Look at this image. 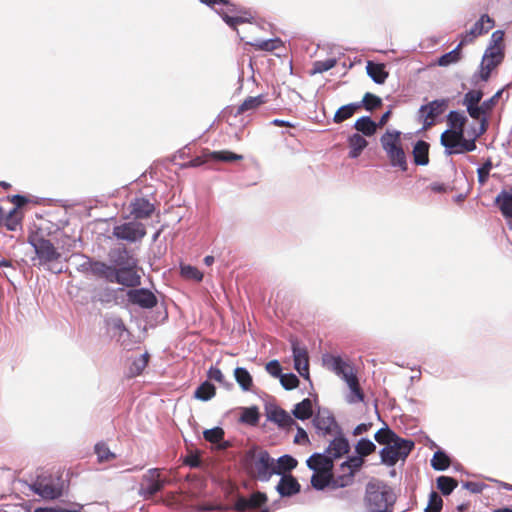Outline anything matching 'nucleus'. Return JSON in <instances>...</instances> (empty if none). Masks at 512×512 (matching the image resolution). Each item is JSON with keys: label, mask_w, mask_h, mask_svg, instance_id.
<instances>
[{"label": "nucleus", "mask_w": 512, "mask_h": 512, "mask_svg": "<svg viewBox=\"0 0 512 512\" xmlns=\"http://www.w3.org/2000/svg\"><path fill=\"white\" fill-rule=\"evenodd\" d=\"M396 495L391 487L381 480L369 481L364 497L368 512H393Z\"/></svg>", "instance_id": "nucleus-1"}, {"label": "nucleus", "mask_w": 512, "mask_h": 512, "mask_svg": "<svg viewBox=\"0 0 512 512\" xmlns=\"http://www.w3.org/2000/svg\"><path fill=\"white\" fill-rule=\"evenodd\" d=\"M244 464L249 474L261 482H268L277 472L274 468V458L268 451L258 447H253L246 452Z\"/></svg>", "instance_id": "nucleus-2"}, {"label": "nucleus", "mask_w": 512, "mask_h": 512, "mask_svg": "<svg viewBox=\"0 0 512 512\" xmlns=\"http://www.w3.org/2000/svg\"><path fill=\"white\" fill-rule=\"evenodd\" d=\"M401 135L402 133L398 130H387L380 137V144L390 161V165L406 172L408 164L405 151L402 147Z\"/></svg>", "instance_id": "nucleus-3"}, {"label": "nucleus", "mask_w": 512, "mask_h": 512, "mask_svg": "<svg viewBox=\"0 0 512 512\" xmlns=\"http://www.w3.org/2000/svg\"><path fill=\"white\" fill-rule=\"evenodd\" d=\"M414 446L412 440L398 436L395 441H391L380 450L381 462L387 466H394L399 460L406 459Z\"/></svg>", "instance_id": "nucleus-4"}, {"label": "nucleus", "mask_w": 512, "mask_h": 512, "mask_svg": "<svg viewBox=\"0 0 512 512\" xmlns=\"http://www.w3.org/2000/svg\"><path fill=\"white\" fill-rule=\"evenodd\" d=\"M28 243L33 247L40 266L46 267L61 258V253L54 244L43 236L31 235L28 237Z\"/></svg>", "instance_id": "nucleus-5"}, {"label": "nucleus", "mask_w": 512, "mask_h": 512, "mask_svg": "<svg viewBox=\"0 0 512 512\" xmlns=\"http://www.w3.org/2000/svg\"><path fill=\"white\" fill-rule=\"evenodd\" d=\"M219 5H223L225 8L215 9L216 13L220 15L223 21L233 30L240 35L237 30V25L243 23H250L253 19L252 14L243 9L239 8L235 4L231 3L230 0H227V3H220ZM241 41H244L245 38L243 36H239Z\"/></svg>", "instance_id": "nucleus-6"}, {"label": "nucleus", "mask_w": 512, "mask_h": 512, "mask_svg": "<svg viewBox=\"0 0 512 512\" xmlns=\"http://www.w3.org/2000/svg\"><path fill=\"white\" fill-rule=\"evenodd\" d=\"M65 484L61 477L37 479L30 485V489L45 500H55L64 493Z\"/></svg>", "instance_id": "nucleus-7"}, {"label": "nucleus", "mask_w": 512, "mask_h": 512, "mask_svg": "<svg viewBox=\"0 0 512 512\" xmlns=\"http://www.w3.org/2000/svg\"><path fill=\"white\" fill-rule=\"evenodd\" d=\"M449 99L441 98L423 104L418 109V120L422 122L423 129H429L436 124V120L448 108Z\"/></svg>", "instance_id": "nucleus-8"}, {"label": "nucleus", "mask_w": 512, "mask_h": 512, "mask_svg": "<svg viewBox=\"0 0 512 512\" xmlns=\"http://www.w3.org/2000/svg\"><path fill=\"white\" fill-rule=\"evenodd\" d=\"M164 487L157 468L149 469L141 478L138 494L145 499L153 498Z\"/></svg>", "instance_id": "nucleus-9"}, {"label": "nucleus", "mask_w": 512, "mask_h": 512, "mask_svg": "<svg viewBox=\"0 0 512 512\" xmlns=\"http://www.w3.org/2000/svg\"><path fill=\"white\" fill-rule=\"evenodd\" d=\"M294 368L304 378L310 381L309 375V357L306 347L301 346L296 337H290Z\"/></svg>", "instance_id": "nucleus-10"}, {"label": "nucleus", "mask_w": 512, "mask_h": 512, "mask_svg": "<svg viewBox=\"0 0 512 512\" xmlns=\"http://www.w3.org/2000/svg\"><path fill=\"white\" fill-rule=\"evenodd\" d=\"M113 235L128 242L140 241L146 235L145 226L140 222H126L113 228Z\"/></svg>", "instance_id": "nucleus-11"}, {"label": "nucleus", "mask_w": 512, "mask_h": 512, "mask_svg": "<svg viewBox=\"0 0 512 512\" xmlns=\"http://www.w3.org/2000/svg\"><path fill=\"white\" fill-rule=\"evenodd\" d=\"M311 485L317 491H323L327 487L332 489L347 487V481L339 476L335 477L331 471H317L311 476Z\"/></svg>", "instance_id": "nucleus-12"}, {"label": "nucleus", "mask_w": 512, "mask_h": 512, "mask_svg": "<svg viewBox=\"0 0 512 512\" xmlns=\"http://www.w3.org/2000/svg\"><path fill=\"white\" fill-rule=\"evenodd\" d=\"M127 300L132 305L143 309H152L157 305V297L147 288H134L126 292Z\"/></svg>", "instance_id": "nucleus-13"}, {"label": "nucleus", "mask_w": 512, "mask_h": 512, "mask_svg": "<svg viewBox=\"0 0 512 512\" xmlns=\"http://www.w3.org/2000/svg\"><path fill=\"white\" fill-rule=\"evenodd\" d=\"M137 265L123 267L122 269H113L112 279L110 283H117L134 289L141 284V276L136 271Z\"/></svg>", "instance_id": "nucleus-14"}, {"label": "nucleus", "mask_w": 512, "mask_h": 512, "mask_svg": "<svg viewBox=\"0 0 512 512\" xmlns=\"http://www.w3.org/2000/svg\"><path fill=\"white\" fill-rule=\"evenodd\" d=\"M108 261L110 266L115 269L137 265V260L130 254L125 246L110 249L108 252Z\"/></svg>", "instance_id": "nucleus-15"}, {"label": "nucleus", "mask_w": 512, "mask_h": 512, "mask_svg": "<svg viewBox=\"0 0 512 512\" xmlns=\"http://www.w3.org/2000/svg\"><path fill=\"white\" fill-rule=\"evenodd\" d=\"M334 458L326 450L321 453H313L307 460V467L314 471H331L333 472Z\"/></svg>", "instance_id": "nucleus-16"}, {"label": "nucleus", "mask_w": 512, "mask_h": 512, "mask_svg": "<svg viewBox=\"0 0 512 512\" xmlns=\"http://www.w3.org/2000/svg\"><path fill=\"white\" fill-rule=\"evenodd\" d=\"M267 419L276 423L280 428L290 430L296 425L293 417L278 406L266 407Z\"/></svg>", "instance_id": "nucleus-17"}, {"label": "nucleus", "mask_w": 512, "mask_h": 512, "mask_svg": "<svg viewBox=\"0 0 512 512\" xmlns=\"http://www.w3.org/2000/svg\"><path fill=\"white\" fill-rule=\"evenodd\" d=\"M324 365L333 371L342 380L348 379L350 374H355L350 367L340 356L325 355L323 357Z\"/></svg>", "instance_id": "nucleus-18"}, {"label": "nucleus", "mask_w": 512, "mask_h": 512, "mask_svg": "<svg viewBox=\"0 0 512 512\" xmlns=\"http://www.w3.org/2000/svg\"><path fill=\"white\" fill-rule=\"evenodd\" d=\"M363 463V458L358 454L357 456H349L347 460L340 465L343 474L339 475V478L343 479V482L347 481V486H349L353 482L355 473L362 467Z\"/></svg>", "instance_id": "nucleus-19"}, {"label": "nucleus", "mask_w": 512, "mask_h": 512, "mask_svg": "<svg viewBox=\"0 0 512 512\" xmlns=\"http://www.w3.org/2000/svg\"><path fill=\"white\" fill-rule=\"evenodd\" d=\"M325 450L332 455L335 460L349 452L350 444L343 431H337V435L334 436Z\"/></svg>", "instance_id": "nucleus-20"}, {"label": "nucleus", "mask_w": 512, "mask_h": 512, "mask_svg": "<svg viewBox=\"0 0 512 512\" xmlns=\"http://www.w3.org/2000/svg\"><path fill=\"white\" fill-rule=\"evenodd\" d=\"M301 490V485L292 474L282 475L277 486L276 491L281 497H291L298 494Z\"/></svg>", "instance_id": "nucleus-21"}, {"label": "nucleus", "mask_w": 512, "mask_h": 512, "mask_svg": "<svg viewBox=\"0 0 512 512\" xmlns=\"http://www.w3.org/2000/svg\"><path fill=\"white\" fill-rule=\"evenodd\" d=\"M130 212L135 219H146L154 212L155 207L145 198H135L130 203Z\"/></svg>", "instance_id": "nucleus-22"}, {"label": "nucleus", "mask_w": 512, "mask_h": 512, "mask_svg": "<svg viewBox=\"0 0 512 512\" xmlns=\"http://www.w3.org/2000/svg\"><path fill=\"white\" fill-rule=\"evenodd\" d=\"M484 134V128L482 127L481 130H479V132L477 134L474 135V137H470V138H464L462 141H458L457 143H455V148L453 149H446L444 151L445 155L446 156H450V155H453V154H463V153H466V152H472L474 150H476L477 146H476V140L482 136Z\"/></svg>", "instance_id": "nucleus-23"}, {"label": "nucleus", "mask_w": 512, "mask_h": 512, "mask_svg": "<svg viewBox=\"0 0 512 512\" xmlns=\"http://www.w3.org/2000/svg\"><path fill=\"white\" fill-rule=\"evenodd\" d=\"M465 138L464 127H454L445 130L440 136V144L446 149L455 148V143L462 141Z\"/></svg>", "instance_id": "nucleus-24"}, {"label": "nucleus", "mask_w": 512, "mask_h": 512, "mask_svg": "<svg viewBox=\"0 0 512 512\" xmlns=\"http://www.w3.org/2000/svg\"><path fill=\"white\" fill-rule=\"evenodd\" d=\"M494 25V20L488 14H483L474 23L470 30L467 31V37H470L469 40H473L474 38L487 33L494 27Z\"/></svg>", "instance_id": "nucleus-25"}, {"label": "nucleus", "mask_w": 512, "mask_h": 512, "mask_svg": "<svg viewBox=\"0 0 512 512\" xmlns=\"http://www.w3.org/2000/svg\"><path fill=\"white\" fill-rule=\"evenodd\" d=\"M495 204L505 218L512 217V188L503 189L495 198Z\"/></svg>", "instance_id": "nucleus-26"}, {"label": "nucleus", "mask_w": 512, "mask_h": 512, "mask_svg": "<svg viewBox=\"0 0 512 512\" xmlns=\"http://www.w3.org/2000/svg\"><path fill=\"white\" fill-rule=\"evenodd\" d=\"M429 143L418 140L412 150L413 161L416 165L426 166L429 164Z\"/></svg>", "instance_id": "nucleus-27"}, {"label": "nucleus", "mask_w": 512, "mask_h": 512, "mask_svg": "<svg viewBox=\"0 0 512 512\" xmlns=\"http://www.w3.org/2000/svg\"><path fill=\"white\" fill-rule=\"evenodd\" d=\"M224 434V430L218 426L211 429H206L203 432L204 439L216 445L217 449L219 450H225L229 447V443L224 441Z\"/></svg>", "instance_id": "nucleus-28"}, {"label": "nucleus", "mask_w": 512, "mask_h": 512, "mask_svg": "<svg viewBox=\"0 0 512 512\" xmlns=\"http://www.w3.org/2000/svg\"><path fill=\"white\" fill-rule=\"evenodd\" d=\"M345 382L350 389V393L346 396V401L350 404L362 402L364 400V393L360 388L357 376L350 374Z\"/></svg>", "instance_id": "nucleus-29"}, {"label": "nucleus", "mask_w": 512, "mask_h": 512, "mask_svg": "<svg viewBox=\"0 0 512 512\" xmlns=\"http://www.w3.org/2000/svg\"><path fill=\"white\" fill-rule=\"evenodd\" d=\"M349 157L351 159L358 158L362 151L367 147V140L359 133H354L348 137Z\"/></svg>", "instance_id": "nucleus-30"}, {"label": "nucleus", "mask_w": 512, "mask_h": 512, "mask_svg": "<svg viewBox=\"0 0 512 512\" xmlns=\"http://www.w3.org/2000/svg\"><path fill=\"white\" fill-rule=\"evenodd\" d=\"M366 71L368 76L376 84H384L388 78V72L385 70V66L380 63H373L368 61Z\"/></svg>", "instance_id": "nucleus-31"}, {"label": "nucleus", "mask_w": 512, "mask_h": 512, "mask_svg": "<svg viewBox=\"0 0 512 512\" xmlns=\"http://www.w3.org/2000/svg\"><path fill=\"white\" fill-rule=\"evenodd\" d=\"M298 462L291 455L285 454L280 456L276 461L274 460V468L277 472L275 475H286L285 473L290 474L289 472L296 468Z\"/></svg>", "instance_id": "nucleus-32"}, {"label": "nucleus", "mask_w": 512, "mask_h": 512, "mask_svg": "<svg viewBox=\"0 0 512 512\" xmlns=\"http://www.w3.org/2000/svg\"><path fill=\"white\" fill-rule=\"evenodd\" d=\"M353 127L367 137L373 136L377 131V123L370 116L358 118Z\"/></svg>", "instance_id": "nucleus-33"}, {"label": "nucleus", "mask_w": 512, "mask_h": 512, "mask_svg": "<svg viewBox=\"0 0 512 512\" xmlns=\"http://www.w3.org/2000/svg\"><path fill=\"white\" fill-rule=\"evenodd\" d=\"M359 109L361 108L358 102L349 103L339 107L333 117L334 123L340 124L344 122L351 118Z\"/></svg>", "instance_id": "nucleus-34"}, {"label": "nucleus", "mask_w": 512, "mask_h": 512, "mask_svg": "<svg viewBox=\"0 0 512 512\" xmlns=\"http://www.w3.org/2000/svg\"><path fill=\"white\" fill-rule=\"evenodd\" d=\"M247 45L253 46L258 50L271 52L278 49L282 44V40L280 38H272V39H260L256 38L252 41H246Z\"/></svg>", "instance_id": "nucleus-35"}, {"label": "nucleus", "mask_w": 512, "mask_h": 512, "mask_svg": "<svg viewBox=\"0 0 512 512\" xmlns=\"http://www.w3.org/2000/svg\"><path fill=\"white\" fill-rule=\"evenodd\" d=\"M313 426L315 429L323 426H337V421L333 414L328 409H319L317 414L312 419Z\"/></svg>", "instance_id": "nucleus-36"}, {"label": "nucleus", "mask_w": 512, "mask_h": 512, "mask_svg": "<svg viewBox=\"0 0 512 512\" xmlns=\"http://www.w3.org/2000/svg\"><path fill=\"white\" fill-rule=\"evenodd\" d=\"M292 414L296 419L302 421L309 419L313 414L311 399L305 398L297 403L292 410Z\"/></svg>", "instance_id": "nucleus-37"}, {"label": "nucleus", "mask_w": 512, "mask_h": 512, "mask_svg": "<svg viewBox=\"0 0 512 512\" xmlns=\"http://www.w3.org/2000/svg\"><path fill=\"white\" fill-rule=\"evenodd\" d=\"M216 394V388L209 380L202 382L195 390L194 397L200 401H209Z\"/></svg>", "instance_id": "nucleus-38"}, {"label": "nucleus", "mask_w": 512, "mask_h": 512, "mask_svg": "<svg viewBox=\"0 0 512 512\" xmlns=\"http://www.w3.org/2000/svg\"><path fill=\"white\" fill-rule=\"evenodd\" d=\"M234 377L243 391H250L253 386V379L249 371L244 367H237L234 370Z\"/></svg>", "instance_id": "nucleus-39"}, {"label": "nucleus", "mask_w": 512, "mask_h": 512, "mask_svg": "<svg viewBox=\"0 0 512 512\" xmlns=\"http://www.w3.org/2000/svg\"><path fill=\"white\" fill-rule=\"evenodd\" d=\"M266 101V96L263 94L254 97H248L242 102L241 105L238 106L236 115L243 114L246 111L254 110L260 105L266 103Z\"/></svg>", "instance_id": "nucleus-40"}, {"label": "nucleus", "mask_w": 512, "mask_h": 512, "mask_svg": "<svg viewBox=\"0 0 512 512\" xmlns=\"http://www.w3.org/2000/svg\"><path fill=\"white\" fill-rule=\"evenodd\" d=\"M113 267L110 266V264H107L102 261H96L94 260L91 268V273L94 276H97L99 278L105 279L107 282L110 283V279H112L113 275Z\"/></svg>", "instance_id": "nucleus-41"}, {"label": "nucleus", "mask_w": 512, "mask_h": 512, "mask_svg": "<svg viewBox=\"0 0 512 512\" xmlns=\"http://www.w3.org/2000/svg\"><path fill=\"white\" fill-rule=\"evenodd\" d=\"M431 466L436 471H445L450 466L448 454L444 450L438 449L431 459Z\"/></svg>", "instance_id": "nucleus-42"}, {"label": "nucleus", "mask_w": 512, "mask_h": 512, "mask_svg": "<svg viewBox=\"0 0 512 512\" xmlns=\"http://www.w3.org/2000/svg\"><path fill=\"white\" fill-rule=\"evenodd\" d=\"M437 488L444 496L450 495L458 485V481L450 476H439L436 479Z\"/></svg>", "instance_id": "nucleus-43"}, {"label": "nucleus", "mask_w": 512, "mask_h": 512, "mask_svg": "<svg viewBox=\"0 0 512 512\" xmlns=\"http://www.w3.org/2000/svg\"><path fill=\"white\" fill-rule=\"evenodd\" d=\"M461 46L462 43H459L453 50L440 56L437 61L438 65L446 67L451 64L457 63L461 58Z\"/></svg>", "instance_id": "nucleus-44"}, {"label": "nucleus", "mask_w": 512, "mask_h": 512, "mask_svg": "<svg viewBox=\"0 0 512 512\" xmlns=\"http://www.w3.org/2000/svg\"><path fill=\"white\" fill-rule=\"evenodd\" d=\"M446 119L449 126L448 129H452L454 127H464L466 122L468 121L464 112L458 110H451L447 114Z\"/></svg>", "instance_id": "nucleus-45"}, {"label": "nucleus", "mask_w": 512, "mask_h": 512, "mask_svg": "<svg viewBox=\"0 0 512 512\" xmlns=\"http://www.w3.org/2000/svg\"><path fill=\"white\" fill-rule=\"evenodd\" d=\"M398 435L388 427V425H385V427L379 429L375 435L374 439L379 444L387 445L391 441H395L397 439Z\"/></svg>", "instance_id": "nucleus-46"}, {"label": "nucleus", "mask_w": 512, "mask_h": 512, "mask_svg": "<svg viewBox=\"0 0 512 512\" xmlns=\"http://www.w3.org/2000/svg\"><path fill=\"white\" fill-rule=\"evenodd\" d=\"M376 450V445L368 438H361L355 446L356 453L362 458Z\"/></svg>", "instance_id": "nucleus-47"}, {"label": "nucleus", "mask_w": 512, "mask_h": 512, "mask_svg": "<svg viewBox=\"0 0 512 512\" xmlns=\"http://www.w3.org/2000/svg\"><path fill=\"white\" fill-rule=\"evenodd\" d=\"M360 108H365L367 111H373L382 105V99L370 92H367L362 101L358 102Z\"/></svg>", "instance_id": "nucleus-48"}, {"label": "nucleus", "mask_w": 512, "mask_h": 512, "mask_svg": "<svg viewBox=\"0 0 512 512\" xmlns=\"http://www.w3.org/2000/svg\"><path fill=\"white\" fill-rule=\"evenodd\" d=\"M106 326L110 331L113 332L114 336H122L124 332H127V328L120 317L112 316L106 319Z\"/></svg>", "instance_id": "nucleus-49"}, {"label": "nucleus", "mask_w": 512, "mask_h": 512, "mask_svg": "<svg viewBox=\"0 0 512 512\" xmlns=\"http://www.w3.org/2000/svg\"><path fill=\"white\" fill-rule=\"evenodd\" d=\"M94 451L99 462H106L116 458V455L109 449L106 443L99 442L95 445Z\"/></svg>", "instance_id": "nucleus-50"}, {"label": "nucleus", "mask_w": 512, "mask_h": 512, "mask_svg": "<svg viewBox=\"0 0 512 512\" xmlns=\"http://www.w3.org/2000/svg\"><path fill=\"white\" fill-rule=\"evenodd\" d=\"M148 353H143L135 358L130 367V376L140 375L148 364Z\"/></svg>", "instance_id": "nucleus-51"}, {"label": "nucleus", "mask_w": 512, "mask_h": 512, "mask_svg": "<svg viewBox=\"0 0 512 512\" xmlns=\"http://www.w3.org/2000/svg\"><path fill=\"white\" fill-rule=\"evenodd\" d=\"M240 421L250 425H256L259 421V411L256 406L244 408L240 417Z\"/></svg>", "instance_id": "nucleus-52"}, {"label": "nucleus", "mask_w": 512, "mask_h": 512, "mask_svg": "<svg viewBox=\"0 0 512 512\" xmlns=\"http://www.w3.org/2000/svg\"><path fill=\"white\" fill-rule=\"evenodd\" d=\"M3 222L8 230L16 231L21 225V217L16 212V209H12L7 215L4 214Z\"/></svg>", "instance_id": "nucleus-53"}, {"label": "nucleus", "mask_w": 512, "mask_h": 512, "mask_svg": "<svg viewBox=\"0 0 512 512\" xmlns=\"http://www.w3.org/2000/svg\"><path fill=\"white\" fill-rule=\"evenodd\" d=\"M504 58L503 49L501 47L489 46L483 55V63L486 60L496 61L495 63L499 65Z\"/></svg>", "instance_id": "nucleus-54"}, {"label": "nucleus", "mask_w": 512, "mask_h": 512, "mask_svg": "<svg viewBox=\"0 0 512 512\" xmlns=\"http://www.w3.org/2000/svg\"><path fill=\"white\" fill-rule=\"evenodd\" d=\"M443 507V500L441 496L435 492L431 491L429 494L428 505L425 508V512H440Z\"/></svg>", "instance_id": "nucleus-55"}, {"label": "nucleus", "mask_w": 512, "mask_h": 512, "mask_svg": "<svg viewBox=\"0 0 512 512\" xmlns=\"http://www.w3.org/2000/svg\"><path fill=\"white\" fill-rule=\"evenodd\" d=\"M483 91L480 89H471L468 92L465 93L462 104L463 105H476L480 104L482 98H483Z\"/></svg>", "instance_id": "nucleus-56"}, {"label": "nucleus", "mask_w": 512, "mask_h": 512, "mask_svg": "<svg viewBox=\"0 0 512 512\" xmlns=\"http://www.w3.org/2000/svg\"><path fill=\"white\" fill-rule=\"evenodd\" d=\"M337 60L335 58H328L323 61H315L313 63L312 74H320L335 67Z\"/></svg>", "instance_id": "nucleus-57"}, {"label": "nucleus", "mask_w": 512, "mask_h": 512, "mask_svg": "<svg viewBox=\"0 0 512 512\" xmlns=\"http://www.w3.org/2000/svg\"><path fill=\"white\" fill-rule=\"evenodd\" d=\"M211 156L214 160L223 162L238 161L243 158L242 155L230 151H214L211 153Z\"/></svg>", "instance_id": "nucleus-58"}, {"label": "nucleus", "mask_w": 512, "mask_h": 512, "mask_svg": "<svg viewBox=\"0 0 512 512\" xmlns=\"http://www.w3.org/2000/svg\"><path fill=\"white\" fill-rule=\"evenodd\" d=\"M466 107L467 113L471 118L478 121L479 123L482 122L483 118H488V114L486 111L482 108V104H476V105H464Z\"/></svg>", "instance_id": "nucleus-59"}, {"label": "nucleus", "mask_w": 512, "mask_h": 512, "mask_svg": "<svg viewBox=\"0 0 512 512\" xmlns=\"http://www.w3.org/2000/svg\"><path fill=\"white\" fill-rule=\"evenodd\" d=\"M281 386L285 390H293L299 384V379L294 373H286L280 376L279 378Z\"/></svg>", "instance_id": "nucleus-60"}, {"label": "nucleus", "mask_w": 512, "mask_h": 512, "mask_svg": "<svg viewBox=\"0 0 512 512\" xmlns=\"http://www.w3.org/2000/svg\"><path fill=\"white\" fill-rule=\"evenodd\" d=\"M207 377H208L209 380H214V381L220 383L221 385H223L226 388H229V387L232 386V383L227 382L225 380V377H224L222 371L219 368L215 367V366H211L209 368V370L207 372Z\"/></svg>", "instance_id": "nucleus-61"}, {"label": "nucleus", "mask_w": 512, "mask_h": 512, "mask_svg": "<svg viewBox=\"0 0 512 512\" xmlns=\"http://www.w3.org/2000/svg\"><path fill=\"white\" fill-rule=\"evenodd\" d=\"M181 274L186 278L196 281H201L203 278V274L196 267L191 265L181 266Z\"/></svg>", "instance_id": "nucleus-62"}, {"label": "nucleus", "mask_w": 512, "mask_h": 512, "mask_svg": "<svg viewBox=\"0 0 512 512\" xmlns=\"http://www.w3.org/2000/svg\"><path fill=\"white\" fill-rule=\"evenodd\" d=\"M249 504L251 505V509L253 508H259L266 504L268 498L267 495L263 492L257 491L254 492L248 497Z\"/></svg>", "instance_id": "nucleus-63"}, {"label": "nucleus", "mask_w": 512, "mask_h": 512, "mask_svg": "<svg viewBox=\"0 0 512 512\" xmlns=\"http://www.w3.org/2000/svg\"><path fill=\"white\" fill-rule=\"evenodd\" d=\"M492 169V162L488 159L481 167L477 169L478 181L480 184H485L488 180L490 171Z\"/></svg>", "instance_id": "nucleus-64"}]
</instances>
